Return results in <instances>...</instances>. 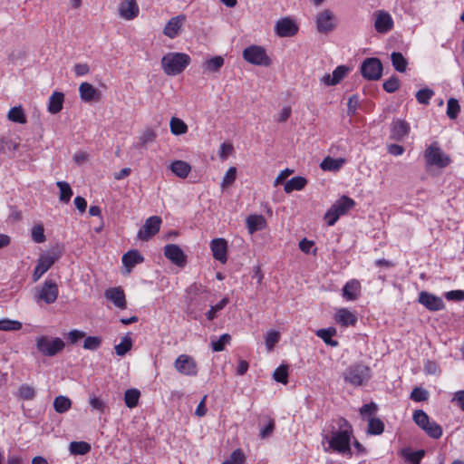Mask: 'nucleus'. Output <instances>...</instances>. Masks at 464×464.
I'll return each mask as SVG.
<instances>
[{"label":"nucleus","mask_w":464,"mask_h":464,"mask_svg":"<svg viewBox=\"0 0 464 464\" xmlns=\"http://www.w3.org/2000/svg\"><path fill=\"white\" fill-rule=\"evenodd\" d=\"M337 430H333L331 435H324V440L333 450L343 455H352L351 436L352 428L344 419L336 421Z\"/></svg>","instance_id":"1"},{"label":"nucleus","mask_w":464,"mask_h":464,"mask_svg":"<svg viewBox=\"0 0 464 464\" xmlns=\"http://www.w3.org/2000/svg\"><path fill=\"white\" fill-rule=\"evenodd\" d=\"M191 59L185 53L170 52L161 58V68L169 76L181 73L190 63Z\"/></svg>","instance_id":"2"},{"label":"nucleus","mask_w":464,"mask_h":464,"mask_svg":"<svg viewBox=\"0 0 464 464\" xmlns=\"http://www.w3.org/2000/svg\"><path fill=\"white\" fill-rule=\"evenodd\" d=\"M354 206L355 202L353 198L347 196H342L325 212L324 220L328 226L332 227L337 222L340 217L346 215Z\"/></svg>","instance_id":"3"},{"label":"nucleus","mask_w":464,"mask_h":464,"mask_svg":"<svg viewBox=\"0 0 464 464\" xmlns=\"http://www.w3.org/2000/svg\"><path fill=\"white\" fill-rule=\"evenodd\" d=\"M426 169L435 167L444 169L451 162L450 158L438 145L437 142L431 143L424 151Z\"/></svg>","instance_id":"4"},{"label":"nucleus","mask_w":464,"mask_h":464,"mask_svg":"<svg viewBox=\"0 0 464 464\" xmlns=\"http://www.w3.org/2000/svg\"><path fill=\"white\" fill-rule=\"evenodd\" d=\"M37 351L48 357H53L62 352L65 346L64 342L59 337L40 335L35 338Z\"/></svg>","instance_id":"5"},{"label":"nucleus","mask_w":464,"mask_h":464,"mask_svg":"<svg viewBox=\"0 0 464 464\" xmlns=\"http://www.w3.org/2000/svg\"><path fill=\"white\" fill-rule=\"evenodd\" d=\"M372 376L371 369L364 364H354L344 372V381L353 386H362Z\"/></svg>","instance_id":"6"},{"label":"nucleus","mask_w":464,"mask_h":464,"mask_svg":"<svg viewBox=\"0 0 464 464\" xmlns=\"http://www.w3.org/2000/svg\"><path fill=\"white\" fill-rule=\"evenodd\" d=\"M244 59L251 64L267 66L270 60L265 49L258 45H251L243 51Z\"/></svg>","instance_id":"7"},{"label":"nucleus","mask_w":464,"mask_h":464,"mask_svg":"<svg viewBox=\"0 0 464 464\" xmlns=\"http://www.w3.org/2000/svg\"><path fill=\"white\" fill-rule=\"evenodd\" d=\"M175 370L186 376H196L198 374V364L195 359L188 354H180L174 362Z\"/></svg>","instance_id":"8"},{"label":"nucleus","mask_w":464,"mask_h":464,"mask_svg":"<svg viewBox=\"0 0 464 464\" xmlns=\"http://www.w3.org/2000/svg\"><path fill=\"white\" fill-rule=\"evenodd\" d=\"M316 29L321 34H329L336 27V18L329 9H324L316 14Z\"/></svg>","instance_id":"9"},{"label":"nucleus","mask_w":464,"mask_h":464,"mask_svg":"<svg viewBox=\"0 0 464 464\" xmlns=\"http://www.w3.org/2000/svg\"><path fill=\"white\" fill-rule=\"evenodd\" d=\"M361 72L367 80L375 81L381 78L382 72V65L377 58H367L361 65Z\"/></svg>","instance_id":"10"},{"label":"nucleus","mask_w":464,"mask_h":464,"mask_svg":"<svg viewBox=\"0 0 464 464\" xmlns=\"http://www.w3.org/2000/svg\"><path fill=\"white\" fill-rule=\"evenodd\" d=\"M59 290L58 285L53 280H45L36 295V300L44 301L50 304L56 301Z\"/></svg>","instance_id":"11"},{"label":"nucleus","mask_w":464,"mask_h":464,"mask_svg":"<svg viewBox=\"0 0 464 464\" xmlns=\"http://www.w3.org/2000/svg\"><path fill=\"white\" fill-rule=\"evenodd\" d=\"M161 225V218L157 216L149 218L142 227L138 232V238L140 240L148 241L150 237L156 235Z\"/></svg>","instance_id":"12"},{"label":"nucleus","mask_w":464,"mask_h":464,"mask_svg":"<svg viewBox=\"0 0 464 464\" xmlns=\"http://www.w3.org/2000/svg\"><path fill=\"white\" fill-rule=\"evenodd\" d=\"M418 301L430 311L436 312L444 309L445 304L441 297L437 296L426 291L419 295Z\"/></svg>","instance_id":"13"},{"label":"nucleus","mask_w":464,"mask_h":464,"mask_svg":"<svg viewBox=\"0 0 464 464\" xmlns=\"http://www.w3.org/2000/svg\"><path fill=\"white\" fill-rule=\"evenodd\" d=\"M186 21L187 17L185 14H179L171 17L166 24L163 29V34L170 39L176 38L180 34Z\"/></svg>","instance_id":"14"},{"label":"nucleus","mask_w":464,"mask_h":464,"mask_svg":"<svg viewBox=\"0 0 464 464\" xmlns=\"http://www.w3.org/2000/svg\"><path fill=\"white\" fill-rule=\"evenodd\" d=\"M58 257L59 255L55 253L42 256L38 259V263L34 271V281H38L40 277L51 268Z\"/></svg>","instance_id":"15"},{"label":"nucleus","mask_w":464,"mask_h":464,"mask_svg":"<svg viewBox=\"0 0 464 464\" xmlns=\"http://www.w3.org/2000/svg\"><path fill=\"white\" fill-rule=\"evenodd\" d=\"M164 256L178 266L186 265V256L182 249L175 244H169L164 247Z\"/></svg>","instance_id":"16"},{"label":"nucleus","mask_w":464,"mask_h":464,"mask_svg":"<svg viewBox=\"0 0 464 464\" xmlns=\"http://www.w3.org/2000/svg\"><path fill=\"white\" fill-rule=\"evenodd\" d=\"M374 28L378 33L385 34L393 26V20L391 14L383 10H379L375 14Z\"/></svg>","instance_id":"17"},{"label":"nucleus","mask_w":464,"mask_h":464,"mask_svg":"<svg viewBox=\"0 0 464 464\" xmlns=\"http://www.w3.org/2000/svg\"><path fill=\"white\" fill-rule=\"evenodd\" d=\"M275 29L277 35L280 37L293 36L298 31L297 25L292 19L288 17L278 20L276 24Z\"/></svg>","instance_id":"18"},{"label":"nucleus","mask_w":464,"mask_h":464,"mask_svg":"<svg viewBox=\"0 0 464 464\" xmlns=\"http://www.w3.org/2000/svg\"><path fill=\"white\" fill-rule=\"evenodd\" d=\"M119 14L125 20H133L139 15L140 8L136 0H123L118 7Z\"/></svg>","instance_id":"19"},{"label":"nucleus","mask_w":464,"mask_h":464,"mask_svg":"<svg viewBox=\"0 0 464 464\" xmlns=\"http://www.w3.org/2000/svg\"><path fill=\"white\" fill-rule=\"evenodd\" d=\"M350 72V68L345 65L337 66L332 74L326 73L321 78V82L326 86L338 84Z\"/></svg>","instance_id":"20"},{"label":"nucleus","mask_w":464,"mask_h":464,"mask_svg":"<svg viewBox=\"0 0 464 464\" xmlns=\"http://www.w3.org/2000/svg\"><path fill=\"white\" fill-rule=\"evenodd\" d=\"M104 296L119 309L123 310L127 307L124 291L119 286L105 290Z\"/></svg>","instance_id":"21"},{"label":"nucleus","mask_w":464,"mask_h":464,"mask_svg":"<svg viewBox=\"0 0 464 464\" xmlns=\"http://www.w3.org/2000/svg\"><path fill=\"white\" fill-rule=\"evenodd\" d=\"M81 99L85 102H98L101 99V92L89 82H82L79 86Z\"/></svg>","instance_id":"22"},{"label":"nucleus","mask_w":464,"mask_h":464,"mask_svg":"<svg viewBox=\"0 0 464 464\" xmlns=\"http://www.w3.org/2000/svg\"><path fill=\"white\" fill-rule=\"evenodd\" d=\"M410 125L402 120H395L391 126V138L394 140L401 141L410 132Z\"/></svg>","instance_id":"23"},{"label":"nucleus","mask_w":464,"mask_h":464,"mask_svg":"<svg viewBox=\"0 0 464 464\" xmlns=\"http://www.w3.org/2000/svg\"><path fill=\"white\" fill-rule=\"evenodd\" d=\"M210 248L215 259L222 264L227 262V243L224 238L213 239L210 243Z\"/></svg>","instance_id":"24"},{"label":"nucleus","mask_w":464,"mask_h":464,"mask_svg":"<svg viewBox=\"0 0 464 464\" xmlns=\"http://www.w3.org/2000/svg\"><path fill=\"white\" fill-rule=\"evenodd\" d=\"M334 320L343 327L354 325L357 323L356 315L346 308L338 309Z\"/></svg>","instance_id":"25"},{"label":"nucleus","mask_w":464,"mask_h":464,"mask_svg":"<svg viewBox=\"0 0 464 464\" xmlns=\"http://www.w3.org/2000/svg\"><path fill=\"white\" fill-rule=\"evenodd\" d=\"M361 291V284L356 279L348 281L343 288V296L348 301H354L358 298Z\"/></svg>","instance_id":"26"},{"label":"nucleus","mask_w":464,"mask_h":464,"mask_svg":"<svg viewBox=\"0 0 464 464\" xmlns=\"http://www.w3.org/2000/svg\"><path fill=\"white\" fill-rule=\"evenodd\" d=\"M143 260V256L138 250H130L125 253L121 258L122 264L127 268L128 274L130 273V271L136 265L142 263Z\"/></svg>","instance_id":"27"},{"label":"nucleus","mask_w":464,"mask_h":464,"mask_svg":"<svg viewBox=\"0 0 464 464\" xmlns=\"http://www.w3.org/2000/svg\"><path fill=\"white\" fill-rule=\"evenodd\" d=\"M266 226V220L262 215H250L246 218V227L250 234L264 229Z\"/></svg>","instance_id":"28"},{"label":"nucleus","mask_w":464,"mask_h":464,"mask_svg":"<svg viewBox=\"0 0 464 464\" xmlns=\"http://www.w3.org/2000/svg\"><path fill=\"white\" fill-rule=\"evenodd\" d=\"M64 95L63 92H54L49 98L47 110L52 114L60 112L63 109Z\"/></svg>","instance_id":"29"},{"label":"nucleus","mask_w":464,"mask_h":464,"mask_svg":"<svg viewBox=\"0 0 464 464\" xmlns=\"http://www.w3.org/2000/svg\"><path fill=\"white\" fill-rule=\"evenodd\" d=\"M345 163V160L343 158L334 159L326 157L323 160L320 167L324 171H338Z\"/></svg>","instance_id":"30"},{"label":"nucleus","mask_w":464,"mask_h":464,"mask_svg":"<svg viewBox=\"0 0 464 464\" xmlns=\"http://www.w3.org/2000/svg\"><path fill=\"white\" fill-rule=\"evenodd\" d=\"M170 170L179 178L185 179L191 170L188 163L183 160H175L170 165Z\"/></svg>","instance_id":"31"},{"label":"nucleus","mask_w":464,"mask_h":464,"mask_svg":"<svg viewBox=\"0 0 464 464\" xmlns=\"http://www.w3.org/2000/svg\"><path fill=\"white\" fill-rule=\"evenodd\" d=\"M224 58L222 56H214L207 59L203 63V69L208 72H218L224 65Z\"/></svg>","instance_id":"32"},{"label":"nucleus","mask_w":464,"mask_h":464,"mask_svg":"<svg viewBox=\"0 0 464 464\" xmlns=\"http://www.w3.org/2000/svg\"><path fill=\"white\" fill-rule=\"evenodd\" d=\"M307 181L304 177H294L285 184V191L290 193L294 190H301L304 188Z\"/></svg>","instance_id":"33"},{"label":"nucleus","mask_w":464,"mask_h":464,"mask_svg":"<svg viewBox=\"0 0 464 464\" xmlns=\"http://www.w3.org/2000/svg\"><path fill=\"white\" fill-rule=\"evenodd\" d=\"M316 335L323 339V341L333 347L338 345V342L332 339L334 335L336 334L335 328L330 327L327 329H319L316 331Z\"/></svg>","instance_id":"34"},{"label":"nucleus","mask_w":464,"mask_h":464,"mask_svg":"<svg viewBox=\"0 0 464 464\" xmlns=\"http://www.w3.org/2000/svg\"><path fill=\"white\" fill-rule=\"evenodd\" d=\"M391 60L392 66L396 71L400 72H403L406 71L408 62L401 53L393 52L391 54Z\"/></svg>","instance_id":"35"},{"label":"nucleus","mask_w":464,"mask_h":464,"mask_svg":"<svg viewBox=\"0 0 464 464\" xmlns=\"http://www.w3.org/2000/svg\"><path fill=\"white\" fill-rule=\"evenodd\" d=\"M169 127L173 135H182L188 131L187 124L182 120L176 117L171 118Z\"/></svg>","instance_id":"36"},{"label":"nucleus","mask_w":464,"mask_h":464,"mask_svg":"<svg viewBox=\"0 0 464 464\" xmlns=\"http://www.w3.org/2000/svg\"><path fill=\"white\" fill-rule=\"evenodd\" d=\"M69 450L73 455H84L91 450V445L85 441H72L70 443Z\"/></svg>","instance_id":"37"},{"label":"nucleus","mask_w":464,"mask_h":464,"mask_svg":"<svg viewBox=\"0 0 464 464\" xmlns=\"http://www.w3.org/2000/svg\"><path fill=\"white\" fill-rule=\"evenodd\" d=\"M56 185L60 190V194H59L60 201L68 203L73 194L72 190L71 188V186L69 185V183H67L65 181H57Z\"/></svg>","instance_id":"38"},{"label":"nucleus","mask_w":464,"mask_h":464,"mask_svg":"<svg viewBox=\"0 0 464 464\" xmlns=\"http://www.w3.org/2000/svg\"><path fill=\"white\" fill-rule=\"evenodd\" d=\"M72 405L71 400L66 396H58L54 399L53 408L58 413L66 412Z\"/></svg>","instance_id":"39"},{"label":"nucleus","mask_w":464,"mask_h":464,"mask_svg":"<svg viewBox=\"0 0 464 464\" xmlns=\"http://www.w3.org/2000/svg\"><path fill=\"white\" fill-rule=\"evenodd\" d=\"M7 118L9 121L17 123L24 124L26 122V117L21 106L13 107L7 114Z\"/></svg>","instance_id":"40"},{"label":"nucleus","mask_w":464,"mask_h":464,"mask_svg":"<svg viewBox=\"0 0 464 464\" xmlns=\"http://www.w3.org/2000/svg\"><path fill=\"white\" fill-rule=\"evenodd\" d=\"M231 336L228 334H224L218 339L211 338L210 345L214 352H221L225 346L229 343Z\"/></svg>","instance_id":"41"},{"label":"nucleus","mask_w":464,"mask_h":464,"mask_svg":"<svg viewBox=\"0 0 464 464\" xmlns=\"http://www.w3.org/2000/svg\"><path fill=\"white\" fill-rule=\"evenodd\" d=\"M140 392L137 389H129L125 392L124 401L127 407L134 408L137 406Z\"/></svg>","instance_id":"42"},{"label":"nucleus","mask_w":464,"mask_h":464,"mask_svg":"<svg viewBox=\"0 0 464 464\" xmlns=\"http://www.w3.org/2000/svg\"><path fill=\"white\" fill-rule=\"evenodd\" d=\"M384 430V423L378 418H370L368 420V433L380 435Z\"/></svg>","instance_id":"43"},{"label":"nucleus","mask_w":464,"mask_h":464,"mask_svg":"<svg viewBox=\"0 0 464 464\" xmlns=\"http://www.w3.org/2000/svg\"><path fill=\"white\" fill-rule=\"evenodd\" d=\"M19 148V142L7 139L6 137H0V153H6L7 151H15Z\"/></svg>","instance_id":"44"},{"label":"nucleus","mask_w":464,"mask_h":464,"mask_svg":"<svg viewBox=\"0 0 464 464\" xmlns=\"http://www.w3.org/2000/svg\"><path fill=\"white\" fill-rule=\"evenodd\" d=\"M280 340V333L276 330H271L267 332V334L265 335V343L266 350L268 352H271L275 345L279 342Z\"/></svg>","instance_id":"45"},{"label":"nucleus","mask_w":464,"mask_h":464,"mask_svg":"<svg viewBox=\"0 0 464 464\" xmlns=\"http://www.w3.org/2000/svg\"><path fill=\"white\" fill-rule=\"evenodd\" d=\"M132 347V341L130 336H124L121 343L115 345V352L117 355L123 356L125 355Z\"/></svg>","instance_id":"46"},{"label":"nucleus","mask_w":464,"mask_h":464,"mask_svg":"<svg viewBox=\"0 0 464 464\" xmlns=\"http://www.w3.org/2000/svg\"><path fill=\"white\" fill-rule=\"evenodd\" d=\"M423 430L432 439H440L442 436V428L434 420H430Z\"/></svg>","instance_id":"47"},{"label":"nucleus","mask_w":464,"mask_h":464,"mask_svg":"<svg viewBox=\"0 0 464 464\" xmlns=\"http://www.w3.org/2000/svg\"><path fill=\"white\" fill-rule=\"evenodd\" d=\"M413 420L421 430H423L428 424H430L431 420L425 411L422 410H417L413 413Z\"/></svg>","instance_id":"48"},{"label":"nucleus","mask_w":464,"mask_h":464,"mask_svg":"<svg viewBox=\"0 0 464 464\" xmlns=\"http://www.w3.org/2000/svg\"><path fill=\"white\" fill-rule=\"evenodd\" d=\"M22 328V323L16 320L5 318L0 320V331H18Z\"/></svg>","instance_id":"49"},{"label":"nucleus","mask_w":464,"mask_h":464,"mask_svg":"<svg viewBox=\"0 0 464 464\" xmlns=\"http://www.w3.org/2000/svg\"><path fill=\"white\" fill-rule=\"evenodd\" d=\"M459 111H460V106L459 104V102L454 98L449 99L448 102H447L448 117L451 120L456 119L459 115Z\"/></svg>","instance_id":"50"},{"label":"nucleus","mask_w":464,"mask_h":464,"mask_svg":"<svg viewBox=\"0 0 464 464\" xmlns=\"http://www.w3.org/2000/svg\"><path fill=\"white\" fill-rule=\"evenodd\" d=\"M229 303V299L227 297H224L215 305H212L210 309L206 313V316L208 320H213L217 316V313L221 311L227 304Z\"/></svg>","instance_id":"51"},{"label":"nucleus","mask_w":464,"mask_h":464,"mask_svg":"<svg viewBox=\"0 0 464 464\" xmlns=\"http://www.w3.org/2000/svg\"><path fill=\"white\" fill-rule=\"evenodd\" d=\"M155 131L151 129H147L139 137L138 145L140 147H146L148 144L153 142L155 140Z\"/></svg>","instance_id":"52"},{"label":"nucleus","mask_w":464,"mask_h":464,"mask_svg":"<svg viewBox=\"0 0 464 464\" xmlns=\"http://www.w3.org/2000/svg\"><path fill=\"white\" fill-rule=\"evenodd\" d=\"M273 377L276 382L286 384L288 382V367L280 365L275 370Z\"/></svg>","instance_id":"53"},{"label":"nucleus","mask_w":464,"mask_h":464,"mask_svg":"<svg viewBox=\"0 0 464 464\" xmlns=\"http://www.w3.org/2000/svg\"><path fill=\"white\" fill-rule=\"evenodd\" d=\"M433 95L434 92L431 89L424 88L417 92L416 99L420 104H428Z\"/></svg>","instance_id":"54"},{"label":"nucleus","mask_w":464,"mask_h":464,"mask_svg":"<svg viewBox=\"0 0 464 464\" xmlns=\"http://www.w3.org/2000/svg\"><path fill=\"white\" fill-rule=\"evenodd\" d=\"M102 338L99 336H88L83 343V348L86 350L94 351L100 347Z\"/></svg>","instance_id":"55"},{"label":"nucleus","mask_w":464,"mask_h":464,"mask_svg":"<svg viewBox=\"0 0 464 464\" xmlns=\"http://www.w3.org/2000/svg\"><path fill=\"white\" fill-rule=\"evenodd\" d=\"M236 177H237V169L235 167H230L227 169V171L226 172V174L222 179L221 186L223 188L230 186L231 184L234 183Z\"/></svg>","instance_id":"56"},{"label":"nucleus","mask_w":464,"mask_h":464,"mask_svg":"<svg viewBox=\"0 0 464 464\" xmlns=\"http://www.w3.org/2000/svg\"><path fill=\"white\" fill-rule=\"evenodd\" d=\"M18 394L24 400H33L35 396V392L32 386L24 384L19 388Z\"/></svg>","instance_id":"57"},{"label":"nucleus","mask_w":464,"mask_h":464,"mask_svg":"<svg viewBox=\"0 0 464 464\" xmlns=\"http://www.w3.org/2000/svg\"><path fill=\"white\" fill-rule=\"evenodd\" d=\"M32 237L36 243H43L45 240L44 229L42 225H35L32 228Z\"/></svg>","instance_id":"58"},{"label":"nucleus","mask_w":464,"mask_h":464,"mask_svg":"<svg viewBox=\"0 0 464 464\" xmlns=\"http://www.w3.org/2000/svg\"><path fill=\"white\" fill-rule=\"evenodd\" d=\"M429 393L421 388H414L411 393V399L415 401H424L428 400Z\"/></svg>","instance_id":"59"},{"label":"nucleus","mask_w":464,"mask_h":464,"mask_svg":"<svg viewBox=\"0 0 464 464\" xmlns=\"http://www.w3.org/2000/svg\"><path fill=\"white\" fill-rule=\"evenodd\" d=\"M425 452L424 450H417V451H414V452H408V451H403V455L405 456V458L413 462V464H419V462L421 460V459L423 458Z\"/></svg>","instance_id":"60"},{"label":"nucleus","mask_w":464,"mask_h":464,"mask_svg":"<svg viewBox=\"0 0 464 464\" xmlns=\"http://www.w3.org/2000/svg\"><path fill=\"white\" fill-rule=\"evenodd\" d=\"M245 461V455L241 450H236L231 454L230 460L224 461L222 464H241Z\"/></svg>","instance_id":"61"},{"label":"nucleus","mask_w":464,"mask_h":464,"mask_svg":"<svg viewBox=\"0 0 464 464\" xmlns=\"http://www.w3.org/2000/svg\"><path fill=\"white\" fill-rule=\"evenodd\" d=\"M399 86H400V82L395 77L390 78L389 80H387L383 82V89L387 92H394L396 90H398Z\"/></svg>","instance_id":"62"},{"label":"nucleus","mask_w":464,"mask_h":464,"mask_svg":"<svg viewBox=\"0 0 464 464\" xmlns=\"http://www.w3.org/2000/svg\"><path fill=\"white\" fill-rule=\"evenodd\" d=\"M89 403L93 410H96L100 412H103L105 410V403L96 396H91Z\"/></svg>","instance_id":"63"},{"label":"nucleus","mask_w":464,"mask_h":464,"mask_svg":"<svg viewBox=\"0 0 464 464\" xmlns=\"http://www.w3.org/2000/svg\"><path fill=\"white\" fill-rule=\"evenodd\" d=\"M451 402L464 411V391H458L454 393Z\"/></svg>","instance_id":"64"}]
</instances>
